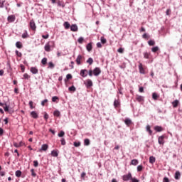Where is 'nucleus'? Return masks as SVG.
I'll list each match as a JSON object with an SVG mask.
<instances>
[{
	"instance_id": "nucleus-33",
	"label": "nucleus",
	"mask_w": 182,
	"mask_h": 182,
	"mask_svg": "<svg viewBox=\"0 0 182 182\" xmlns=\"http://www.w3.org/2000/svg\"><path fill=\"white\" fill-rule=\"evenodd\" d=\"M69 92H76V87H74V85H72L71 87H68Z\"/></svg>"
},
{
	"instance_id": "nucleus-44",
	"label": "nucleus",
	"mask_w": 182,
	"mask_h": 182,
	"mask_svg": "<svg viewBox=\"0 0 182 182\" xmlns=\"http://www.w3.org/2000/svg\"><path fill=\"white\" fill-rule=\"evenodd\" d=\"M100 41H101V43H103V44L106 43L107 42V40L106 38H105V37H101Z\"/></svg>"
},
{
	"instance_id": "nucleus-60",
	"label": "nucleus",
	"mask_w": 182,
	"mask_h": 182,
	"mask_svg": "<svg viewBox=\"0 0 182 182\" xmlns=\"http://www.w3.org/2000/svg\"><path fill=\"white\" fill-rule=\"evenodd\" d=\"M131 180H132V182H139V180L137 179V178H131Z\"/></svg>"
},
{
	"instance_id": "nucleus-55",
	"label": "nucleus",
	"mask_w": 182,
	"mask_h": 182,
	"mask_svg": "<svg viewBox=\"0 0 182 182\" xmlns=\"http://www.w3.org/2000/svg\"><path fill=\"white\" fill-rule=\"evenodd\" d=\"M4 4H5V1L0 0V8H4Z\"/></svg>"
},
{
	"instance_id": "nucleus-57",
	"label": "nucleus",
	"mask_w": 182,
	"mask_h": 182,
	"mask_svg": "<svg viewBox=\"0 0 182 182\" xmlns=\"http://www.w3.org/2000/svg\"><path fill=\"white\" fill-rule=\"evenodd\" d=\"M67 80H69V79H72V74H68L66 75Z\"/></svg>"
},
{
	"instance_id": "nucleus-32",
	"label": "nucleus",
	"mask_w": 182,
	"mask_h": 182,
	"mask_svg": "<svg viewBox=\"0 0 182 182\" xmlns=\"http://www.w3.org/2000/svg\"><path fill=\"white\" fill-rule=\"evenodd\" d=\"M178 103H179L178 100H176L172 102V105L173 107H177V106H178Z\"/></svg>"
},
{
	"instance_id": "nucleus-63",
	"label": "nucleus",
	"mask_w": 182,
	"mask_h": 182,
	"mask_svg": "<svg viewBox=\"0 0 182 182\" xmlns=\"http://www.w3.org/2000/svg\"><path fill=\"white\" fill-rule=\"evenodd\" d=\"M123 48H119L118 50H117V52H119V53H123Z\"/></svg>"
},
{
	"instance_id": "nucleus-28",
	"label": "nucleus",
	"mask_w": 182,
	"mask_h": 182,
	"mask_svg": "<svg viewBox=\"0 0 182 182\" xmlns=\"http://www.w3.org/2000/svg\"><path fill=\"white\" fill-rule=\"evenodd\" d=\"M16 46L18 48V49H22V43L17 41L16 43Z\"/></svg>"
},
{
	"instance_id": "nucleus-48",
	"label": "nucleus",
	"mask_w": 182,
	"mask_h": 182,
	"mask_svg": "<svg viewBox=\"0 0 182 182\" xmlns=\"http://www.w3.org/2000/svg\"><path fill=\"white\" fill-rule=\"evenodd\" d=\"M60 141H61L62 146H65V144H66V141L65 140V138H62Z\"/></svg>"
},
{
	"instance_id": "nucleus-59",
	"label": "nucleus",
	"mask_w": 182,
	"mask_h": 182,
	"mask_svg": "<svg viewBox=\"0 0 182 182\" xmlns=\"http://www.w3.org/2000/svg\"><path fill=\"white\" fill-rule=\"evenodd\" d=\"M142 38H143L144 39H148L149 36L147 35V33H144V35H142Z\"/></svg>"
},
{
	"instance_id": "nucleus-56",
	"label": "nucleus",
	"mask_w": 182,
	"mask_h": 182,
	"mask_svg": "<svg viewBox=\"0 0 182 182\" xmlns=\"http://www.w3.org/2000/svg\"><path fill=\"white\" fill-rule=\"evenodd\" d=\"M48 38H49V34L42 35L43 39H48Z\"/></svg>"
},
{
	"instance_id": "nucleus-8",
	"label": "nucleus",
	"mask_w": 182,
	"mask_h": 182,
	"mask_svg": "<svg viewBox=\"0 0 182 182\" xmlns=\"http://www.w3.org/2000/svg\"><path fill=\"white\" fill-rule=\"evenodd\" d=\"M49 149V145L47 144H44L41 146V148L38 150V151L42 152V151H46Z\"/></svg>"
},
{
	"instance_id": "nucleus-26",
	"label": "nucleus",
	"mask_w": 182,
	"mask_h": 182,
	"mask_svg": "<svg viewBox=\"0 0 182 182\" xmlns=\"http://www.w3.org/2000/svg\"><path fill=\"white\" fill-rule=\"evenodd\" d=\"M92 48H93V47L92 46V43H89L87 45V46H86L87 50L88 52H90V50H92Z\"/></svg>"
},
{
	"instance_id": "nucleus-58",
	"label": "nucleus",
	"mask_w": 182,
	"mask_h": 182,
	"mask_svg": "<svg viewBox=\"0 0 182 182\" xmlns=\"http://www.w3.org/2000/svg\"><path fill=\"white\" fill-rule=\"evenodd\" d=\"M88 75H89V76H90V77L93 76V70H90L88 71Z\"/></svg>"
},
{
	"instance_id": "nucleus-53",
	"label": "nucleus",
	"mask_w": 182,
	"mask_h": 182,
	"mask_svg": "<svg viewBox=\"0 0 182 182\" xmlns=\"http://www.w3.org/2000/svg\"><path fill=\"white\" fill-rule=\"evenodd\" d=\"M33 166L34 167H38V166H39V162H38V161H33Z\"/></svg>"
},
{
	"instance_id": "nucleus-20",
	"label": "nucleus",
	"mask_w": 182,
	"mask_h": 182,
	"mask_svg": "<svg viewBox=\"0 0 182 182\" xmlns=\"http://www.w3.org/2000/svg\"><path fill=\"white\" fill-rule=\"evenodd\" d=\"M51 156L53 157H58V156H59V152L58 151H55V150H53L51 151Z\"/></svg>"
},
{
	"instance_id": "nucleus-16",
	"label": "nucleus",
	"mask_w": 182,
	"mask_h": 182,
	"mask_svg": "<svg viewBox=\"0 0 182 182\" xmlns=\"http://www.w3.org/2000/svg\"><path fill=\"white\" fill-rule=\"evenodd\" d=\"M136 100H137V102H144V97L141 95H136Z\"/></svg>"
},
{
	"instance_id": "nucleus-22",
	"label": "nucleus",
	"mask_w": 182,
	"mask_h": 182,
	"mask_svg": "<svg viewBox=\"0 0 182 182\" xmlns=\"http://www.w3.org/2000/svg\"><path fill=\"white\" fill-rule=\"evenodd\" d=\"M154 129L156 132H163V127H161V126H155Z\"/></svg>"
},
{
	"instance_id": "nucleus-61",
	"label": "nucleus",
	"mask_w": 182,
	"mask_h": 182,
	"mask_svg": "<svg viewBox=\"0 0 182 182\" xmlns=\"http://www.w3.org/2000/svg\"><path fill=\"white\" fill-rule=\"evenodd\" d=\"M163 182H170V180H168V178L164 177L163 179Z\"/></svg>"
},
{
	"instance_id": "nucleus-2",
	"label": "nucleus",
	"mask_w": 182,
	"mask_h": 182,
	"mask_svg": "<svg viewBox=\"0 0 182 182\" xmlns=\"http://www.w3.org/2000/svg\"><path fill=\"white\" fill-rule=\"evenodd\" d=\"M53 41H50L48 43H47L45 46H44V49L46 50V52H50V44L53 45Z\"/></svg>"
},
{
	"instance_id": "nucleus-52",
	"label": "nucleus",
	"mask_w": 182,
	"mask_h": 182,
	"mask_svg": "<svg viewBox=\"0 0 182 182\" xmlns=\"http://www.w3.org/2000/svg\"><path fill=\"white\" fill-rule=\"evenodd\" d=\"M143 170V166L139 165L137 166V171H141Z\"/></svg>"
},
{
	"instance_id": "nucleus-37",
	"label": "nucleus",
	"mask_w": 182,
	"mask_h": 182,
	"mask_svg": "<svg viewBox=\"0 0 182 182\" xmlns=\"http://www.w3.org/2000/svg\"><path fill=\"white\" fill-rule=\"evenodd\" d=\"M4 112H9V107L6 103H4Z\"/></svg>"
},
{
	"instance_id": "nucleus-12",
	"label": "nucleus",
	"mask_w": 182,
	"mask_h": 182,
	"mask_svg": "<svg viewBox=\"0 0 182 182\" xmlns=\"http://www.w3.org/2000/svg\"><path fill=\"white\" fill-rule=\"evenodd\" d=\"M15 19H16L15 15L9 16L7 18L9 22H15Z\"/></svg>"
},
{
	"instance_id": "nucleus-18",
	"label": "nucleus",
	"mask_w": 182,
	"mask_h": 182,
	"mask_svg": "<svg viewBox=\"0 0 182 182\" xmlns=\"http://www.w3.org/2000/svg\"><path fill=\"white\" fill-rule=\"evenodd\" d=\"M180 177H181V173H180L179 171H177L175 173V180H180Z\"/></svg>"
},
{
	"instance_id": "nucleus-6",
	"label": "nucleus",
	"mask_w": 182,
	"mask_h": 182,
	"mask_svg": "<svg viewBox=\"0 0 182 182\" xmlns=\"http://www.w3.org/2000/svg\"><path fill=\"white\" fill-rule=\"evenodd\" d=\"M138 68H139V73H141V75L146 74V71L144 70V68H143V64L141 63H139Z\"/></svg>"
},
{
	"instance_id": "nucleus-34",
	"label": "nucleus",
	"mask_w": 182,
	"mask_h": 182,
	"mask_svg": "<svg viewBox=\"0 0 182 182\" xmlns=\"http://www.w3.org/2000/svg\"><path fill=\"white\" fill-rule=\"evenodd\" d=\"M53 114L55 117H59V116H60V112H59V110H55L54 111Z\"/></svg>"
},
{
	"instance_id": "nucleus-50",
	"label": "nucleus",
	"mask_w": 182,
	"mask_h": 182,
	"mask_svg": "<svg viewBox=\"0 0 182 182\" xmlns=\"http://www.w3.org/2000/svg\"><path fill=\"white\" fill-rule=\"evenodd\" d=\"M56 100H59V97L56 96L52 97V102H56Z\"/></svg>"
},
{
	"instance_id": "nucleus-17",
	"label": "nucleus",
	"mask_w": 182,
	"mask_h": 182,
	"mask_svg": "<svg viewBox=\"0 0 182 182\" xmlns=\"http://www.w3.org/2000/svg\"><path fill=\"white\" fill-rule=\"evenodd\" d=\"M21 38L23 39H26V38H29V34L28 33V31L25 30L24 33L22 34Z\"/></svg>"
},
{
	"instance_id": "nucleus-27",
	"label": "nucleus",
	"mask_w": 182,
	"mask_h": 182,
	"mask_svg": "<svg viewBox=\"0 0 182 182\" xmlns=\"http://www.w3.org/2000/svg\"><path fill=\"white\" fill-rule=\"evenodd\" d=\"M131 164H132V166H137L139 164V161L137 159H132Z\"/></svg>"
},
{
	"instance_id": "nucleus-11",
	"label": "nucleus",
	"mask_w": 182,
	"mask_h": 182,
	"mask_svg": "<svg viewBox=\"0 0 182 182\" xmlns=\"http://www.w3.org/2000/svg\"><path fill=\"white\" fill-rule=\"evenodd\" d=\"M82 59H83V56H82V55H78L75 60L77 65H82Z\"/></svg>"
},
{
	"instance_id": "nucleus-43",
	"label": "nucleus",
	"mask_w": 182,
	"mask_h": 182,
	"mask_svg": "<svg viewBox=\"0 0 182 182\" xmlns=\"http://www.w3.org/2000/svg\"><path fill=\"white\" fill-rule=\"evenodd\" d=\"M31 173L33 177H36V173H35V170L33 168L31 169Z\"/></svg>"
},
{
	"instance_id": "nucleus-36",
	"label": "nucleus",
	"mask_w": 182,
	"mask_h": 182,
	"mask_svg": "<svg viewBox=\"0 0 182 182\" xmlns=\"http://www.w3.org/2000/svg\"><path fill=\"white\" fill-rule=\"evenodd\" d=\"M84 144L85 146H89L90 144V140L89 139H85L84 140Z\"/></svg>"
},
{
	"instance_id": "nucleus-31",
	"label": "nucleus",
	"mask_w": 182,
	"mask_h": 182,
	"mask_svg": "<svg viewBox=\"0 0 182 182\" xmlns=\"http://www.w3.org/2000/svg\"><path fill=\"white\" fill-rule=\"evenodd\" d=\"M124 123H125V124H127V126H129V125L132 124V119H126L124 120Z\"/></svg>"
},
{
	"instance_id": "nucleus-51",
	"label": "nucleus",
	"mask_w": 182,
	"mask_h": 182,
	"mask_svg": "<svg viewBox=\"0 0 182 182\" xmlns=\"http://www.w3.org/2000/svg\"><path fill=\"white\" fill-rule=\"evenodd\" d=\"M45 103H48V99H45L41 102V106H45Z\"/></svg>"
},
{
	"instance_id": "nucleus-3",
	"label": "nucleus",
	"mask_w": 182,
	"mask_h": 182,
	"mask_svg": "<svg viewBox=\"0 0 182 182\" xmlns=\"http://www.w3.org/2000/svg\"><path fill=\"white\" fill-rule=\"evenodd\" d=\"M92 73L94 76H99L102 73V70H100V68L97 67L92 70Z\"/></svg>"
},
{
	"instance_id": "nucleus-38",
	"label": "nucleus",
	"mask_w": 182,
	"mask_h": 182,
	"mask_svg": "<svg viewBox=\"0 0 182 182\" xmlns=\"http://www.w3.org/2000/svg\"><path fill=\"white\" fill-rule=\"evenodd\" d=\"M41 63L42 65H46V63H48V58H43L41 60Z\"/></svg>"
},
{
	"instance_id": "nucleus-30",
	"label": "nucleus",
	"mask_w": 182,
	"mask_h": 182,
	"mask_svg": "<svg viewBox=\"0 0 182 182\" xmlns=\"http://www.w3.org/2000/svg\"><path fill=\"white\" fill-rule=\"evenodd\" d=\"M15 176L16 177H21V176H22V171H21L20 170L16 171L15 173Z\"/></svg>"
},
{
	"instance_id": "nucleus-13",
	"label": "nucleus",
	"mask_w": 182,
	"mask_h": 182,
	"mask_svg": "<svg viewBox=\"0 0 182 182\" xmlns=\"http://www.w3.org/2000/svg\"><path fill=\"white\" fill-rule=\"evenodd\" d=\"M159 144H164V135H162L158 138Z\"/></svg>"
},
{
	"instance_id": "nucleus-42",
	"label": "nucleus",
	"mask_w": 182,
	"mask_h": 182,
	"mask_svg": "<svg viewBox=\"0 0 182 182\" xmlns=\"http://www.w3.org/2000/svg\"><path fill=\"white\" fill-rule=\"evenodd\" d=\"M58 137H63L65 136V132L60 131V133L58 134Z\"/></svg>"
},
{
	"instance_id": "nucleus-29",
	"label": "nucleus",
	"mask_w": 182,
	"mask_h": 182,
	"mask_svg": "<svg viewBox=\"0 0 182 182\" xmlns=\"http://www.w3.org/2000/svg\"><path fill=\"white\" fill-rule=\"evenodd\" d=\"M148 45H149V46H154V45H156V42L154 40H149L148 41Z\"/></svg>"
},
{
	"instance_id": "nucleus-7",
	"label": "nucleus",
	"mask_w": 182,
	"mask_h": 182,
	"mask_svg": "<svg viewBox=\"0 0 182 182\" xmlns=\"http://www.w3.org/2000/svg\"><path fill=\"white\" fill-rule=\"evenodd\" d=\"M70 29L71 32H77V31H79V28L76 24H72L70 27Z\"/></svg>"
},
{
	"instance_id": "nucleus-41",
	"label": "nucleus",
	"mask_w": 182,
	"mask_h": 182,
	"mask_svg": "<svg viewBox=\"0 0 182 182\" xmlns=\"http://www.w3.org/2000/svg\"><path fill=\"white\" fill-rule=\"evenodd\" d=\"M83 41H85V38L83 37H80L78 39H77V42L78 43H83Z\"/></svg>"
},
{
	"instance_id": "nucleus-19",
	"label": "nucleus",
	"mask_w": 182,
	"mask_h": 182,
	"mask_svg": "<svg viewBox=\"0 0 182 182\" xmlns=\"http://www.w3.org/2000/svg\"><path fill=\"white\" fill-rule=\"evenodd\" d=\"M63 26H64L65 29L68 30L70 28V23H69V21H65L63 23Z\"/></svg>"
},
{
	"instance_id": "nucleus-49",
	"label": "nucleus",
	"mask_w": 182,
	"mask_h": 182,
	"mask_svg": "<svg viewBox=\"0 0 182 182\" xmlns=\"http://www.w3.org/2000/svg\"><path fill=\"white\" fill-rule=\"evenodd\" d=\"M28 105H29L31 109H33V101H29Z\"/></svg>"
},
{
	"instance_id": "nucleus-5",
	"label": "nucleus",
	"mask_w": 182,
	"mask_h": 182,
	"mask_svg": "<svg viewBox=\"0 0 182 182\" xmlns=\"http://www.w3.org/2000/svg\"><path fill=\"white\" fill-rule=\"evenodd\" d=\"M29 25L32 31H36V23H35V21H33V19L30 21Z\"/></svg>"
},
{
	"instance_id": "nucleus-23",
	"label": "nucleus",
	"mask_w": 182,
	"mask_h": 182,
	"mask_svg": "<svg viewBox=\"0 0 182 182\" xmlns=\"http://www.w3.org/2000/svg\"><path fill=\"white\" fill-rule=\"evenodd\" d=\"M149 163L151 164H154V163H156V157L154 156H150L149 157Z\"/></svg>"
},
{
	"instance_id": "nucleus-45",
	"label": "nucleus",
	"mask_w": 182,
	"mask_h": 182,
	"mask_svg": "<svg viewBox=\"0 0 182 182\" xmlns=\"http://www.w3.org/2000/svg\"><path fill=\"white\" fill-rule=\"evenodd\" d=\"M16 55L18 56V58L22 57V53H20L19 51H18V50H16Z\"/></svg>"
},
{
	"instance_id": "nucleus-14",
	"label": "nucleus",
	"mask_w": 182,
	"mask_h": 182,
	"mask_svg": "<svg viewBox=\"0 0 182 182\" xmlns=\"http://www.w3.org/2000/svg\"><path fill=\"white\" fill-rule=\"evenodd\" d=\"M144 59H150L151 53L150 52L145 51L143 53Z\"/></svg>"
},
{
	"instance_id": "nucleus-10",
	"label": "nucleus",
	"mask_w": 182,
	"mask_h": 182,
	"mask_svg": "<svg viewBox=\"0 0 182 182\" xmlns=\"http://www.w3.org/2000/svg\"><path fill=\"white\" fill-rule=\"evenodd\" d=\"M80 76H82V77H86L87 76V70H81L80 72Z\"/></svg>"
},
{
	"instance_id": "nucleus-35",
	"label": "nucleus",
	"mask_w": 182,
	"mask_h": 182,
	"mask_svg": "<svg viewBox=\"0 0 182 182\" xmlns=\"http://www.w3.org/2000/svg\"><path fill=\"white\" fill-rule=\"evenodd\" d=\"M55 68V64L53 62L48 63V69H53Z\"/></svg>"
},
{
	"instance_id": "nucleus-62",
	"label": "nucleus",
	"mask_w": 182,
	"mask_h": 182,
	"mask_svg": "<svg viewBox=\"0 0 182 182\" xmlns=\"http://www.w3.org/2000/svg\"><path fill=\"white\" fill-rule=\"evenodd\" d=\"M44 119H45V120H46V121H47V120H48V119H49V115H48V114H46H46H44Z\"/></svg>"
},
{
	"instance_id": "nucleus-46",
	"label": "nucleus",
	"mask_w": 182,
	"mask_h": 182,
	"mask_svg": "<svg viewBox=\"0 0 182 182\" xmlns=\"http://www.w3.org/2000/svg\"><path fill=\"white\" fill-rule=\"evenodd\" d=\"M23 77L24 79H30L31 78V76L29 75H28V73H24L23 74Z\"/></svg>"
},
{
	"instance_id": "nucleus-1",
	"label": "nucleus",
	"mask_w": 182,
	"mask_h": 182,
	"mask_svg": "<svg viewBox=\"0 0 182 182\" xmlns=\"http://www.w3.org/2000/svg\"><path fill=\"white\" fill-rule=\"evenodd\" d=\"M84 85H85L87 89H90V87L93 86V82L92 81V80L87 79L85 82H84Z\"/></svg>"
},
{
	"instance_id": "nucleus-64",
	"label": "nucleus",
	"mask_w": 182,
	"mask_h": 182,
	"mask_svg": "<svg viewBox=\"0 0 182 182\" xmlns=\"http://www.w3.org/2000/svg\"><path fill=\"white\" fill-rule=\"evenodd\" d=\"M97 47L102 48V43H100V42L97 43Z\"/></svg>"
},
{
	"instance_id": "nucleus-47",
	"label": "nucleus",
	"mask_w": 182,
	"mask_h": 182,
	"mask_svg": "<svg viewBox=\"0 0 182 182\" xmlns=\"http://www.w3.org/2000/svg\"><path fill=\"white\" fill-rule=\"evenodd\" d=\"M14 147L18 148V147H21L22 144H18L16 142H14Z\"/></svg>"
},
{
	"instance_id": "nucleus-21",
	"label": "nucleus",
	"mask_w": 182,
	"mask_h": 182,
	"mask_svg": "<svg viewBox=\"0 0 182 182\" xmlns=\"http://www.w3.org/2000/svg\"><path fill=\"white\" fill-rule=\"evenodd\" d=\"M120 106V100H114V107H119Z\"/></svg>"
},
{
	"instance_id": "nucleus-25",
	"label": "nucleus",
	"mask_w": 182,
	"mask_h": 182,
	"mask_svg": "<svg viewBox=\"0 0 182 182\" xmlns=\"http://www.w3.org/2000/svg\"><path fill=\"white\" fill-rule=\"evenodd\" d=\"M146 132H148V133L150 134V136L153 134V131H151V129H150V125H147L146 127Z\"/></svg>"
},
{
	"instance_id": "nucleus-24",
	"label": "nucleus",
	"mask_w": 182,
	"mask_h": 182,
	"mask_svg": "<svg viewBox=\"0 0 182 182\" xmlns=\"http://www.w3.org/2000/svg\"><path fill=\"white\" fill-rule=\"evenodd\" d=\"M159 97H160V96L159 95H157V93L153 92V94H152V99L154 100H157L159 99Z\"/></svg>"
},
{
	"instance_id": "nucleus-39",
	"label": "nucleus",
	"mask_w": 182,
	"mask_h": 182,
	"mask_svg": "<svg viewBox=\"0 0 182 182\" xmlns=\"http://www.w3.org/2000/svg\"><path fill=\"white\" fill-rule=\"evenodd\" d=\"M159 46H155L151 48V52H154V53L159 50Z\"/></svg>"
},
{
	"instance_id": "nucleus-4",
	"label": "nucleus",
	"mask_w": 182,
	"mask_h": 182,
	"mask_svg": "<svg viewBox=\"0 0 182 182\" xmlns=\"http://www.w3.org/2000/svg\"><path fill=\"white\" fill-rule=\"evenodd\" d=\"M132 173H128V174L124 175L122 176V179L124 181H129V180H132Z\"/></svg>"
},
{
	"instance_id": "nucleus-9",
	"label": "nucleus",
	"mask_w": 182,
	"mask_h": 182,
	"mask_svg": "<svg viewBox=\"0 0 182 182\" xmlns=\"http://www.w3.org/2000/svg\"><path fill=\"white\" fill-rule=\"evenodd\" d=\"M30 72H31L33 75H38L39 70L36 68V67H31L30 68Z\"/></svg>"
},
{
	"instance_id": "nucleus-40",
	"label": "nucleus",
	"mask_w": 182,
	"mask_h": 182,
	"mask_svg": "<svg viewBox=\"0 0 182 182\" xmlns=\"http://www.w3.org/2000/svg\"><path fill=\"white\" fill-rule=\"evenodd\" d=\"M87 63H89V65H92L93 64V58H89L87 60Z\"/></svg>"
},
{
	"instance_id": "nucleus-15",
	"label": "nucleus",
	"mask_w": 182,
	"mask_h": 182,
	"mask_svg": "<svg viewBox=\"0 0 182 182\" xmlns=\"http://www.w3.org/2000/svg\"><path fill=\"white\" fill-rule=\"evenodd\" d=\"M30 114L33 119H38V117H39L38 113H36L35 111H32Z\"/></svg>"
},
{
	"instance_id": "nucleus-54",
	"label": "nucleus",
	"mask_w": 182,
	"mask_h": 182,
	"mask_svg": "<svg viewBox=\"0 0 182 182\" xmlns=\"http://www.w3.org/2000/svg\"><path fill=\"white\" fill-rule=\"evenodd\" d=\"M74 146L75 147H79L80 146V142H74Z\"/></svg>"
}]
</instances>
